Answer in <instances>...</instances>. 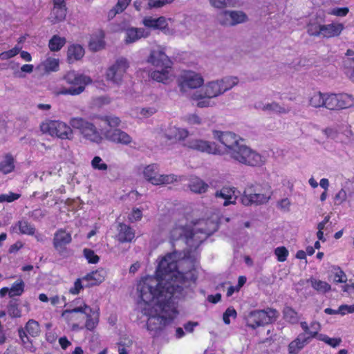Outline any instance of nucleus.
I'll return each instance as SVG.
<instances>
[{
    "label": "nucleus",
    "mask_w": 354,
    "mask_h": 354,
    "mask_svg": "<svg viewBox=\"0 0 354 354\" xmlns=\"http://www.w3.org/2000/svg\"><path fill=\"white\" fill-rule=\"evenodd\" d=\"M179 255L173 252L162 257L156 276L140 279L136 286L138 308L147 317V329L156 335L172 322L178 315L174 300L183 296L188 280L195 281L194 270L181 273L177 270Z\"/></svg>",
    "instance_id": "nucleus-1"
},
{
    "label": "nucleus",
    "mask_w": 354,
    "mask_h": 354,
    "mask_svg": "<svg viewBox=\"0 0 354 354\" xmlns=\"http://www.w3.org/2000/svg\"><path fill=\"white\" fill-rule=\"evenodd\" d=\"M186 216H181L171 226L169 232L170 238L178 240L185 238L187 244L198 246L207 236L218 228L219 217L214 215L211 219L190 221Z\"/></svg>",
    "instance_id": "nucleus-2"
},
{
    "label": "nucleus",
    "mask_w": 354,
    "mask_h": 354,
    "mask_svg": "<svg viewBox=\"0 0 354 354\" xmlns=\"http://www.w3.org/2000/svg\"><path fill=\"white\" fill-rule=\"evenodd\" d=\"M147 62L158 68L151 73L153 80L166 84L174 81L175 74L171 67L172 63L163 49L158 47L152 50Z\"/></svg>",
    "instance_id": "nucleus-3"
},
{
    "label": "nucleus",
    "mask_w": 354,
    "mask_h": 354,
    "mask_svg": "<svg viewBox=\"0 0 354 354\" xmlns=\"http://www.w3.org/2000/svg\"><path fill=\"white\" fill-rule=\"evenodd\" d=\"M68 86L60 84L54 86L52 92L56 95H78L82 93L87 85L92 83L91 78L86 75L68 71L62 77Z\"/></svg>",
    "instance_id": "nucleus-4"
},
{
    "label": "nucleus",
    "mask_w": 354,
    "mask_h": 354,
    "mask_svg": "<svg viewBox=\"0 0 354 354\" xmlns=\"http://www.w3.org/2000/svg\"><path fill=\"white\" fill-rule=\"evenodd\" d=\"M70 124L78 131L80 138L93 145H100L105 140L106 127H97L94 123L80 117L70 119Z\"/></svg>",
    "instance_id": "nucleus-5"
},
{
    "label": "nucleus",
    "mask_w": 354,
    "mask_h": 354,
    "mask_svg": "<svg viewBox=\"0 0 354 354\" xmlns=\"http://www.w3.org/2000/svg\"><path fill=\"white\" fill-rule=\"evenodd\" d=\"M212 136L216 141V155H227L232 160L244 142L241 136L230 131L214 130Z\"/></svg>",
    "instance_id": "nucleus-6"
},
{
    "label": "nucleus",
    "mask_w": 354,
    "mask_h": 354,
    "mask_svg": "<svg viewBox=\"0 0 354 354\" xmlns=\"http://www.w3.org/2000/svg\"><path fill=\"white\" fill-rule=\"evenodd\" d=\"M346 27L343 22L333 20L328 24H322L317 19L312 18L306 25V32L312 37L332 39L339 37Z\"/></svg>",
    "instance_id": "nucleus-7"
},
{
    "label": "nucleus",
    "mask_w": 354,
    "mask_h": 354,
    "mask_svg": "<svg viewBox=\"0 0 354 354\" xmlns=\"http://www.w3.org/2000/svg\"><path fill=\"white\" fill-rule=\"evenodd\" d=\"M272 196V189L268 183L248 186L241 197V203L245 206L260 205L267 203Z\"/></svg>",
    "instance_id": "nucleus-8"
},
{
    "label": "nucleus",
    "mask_w": 354,
    "mask_h": 354,
    "mask_svg": "<svg viewBox=\"0 0 354 354\" xmlns=\"http://www.w3.org/2000/svg\"><path fill=\"white\" fill-rule=\"evenodd\" d=\"M223 95L217 80L207 82L202 88L193 92L191 99L200 108L212 107L215 105L214 99Z\"/></svg>",
    "instance_id": "nucleus-9"
},
{
    "label": "nucleus",
    "mask_w": 354,
    "mask_h": 354,
    "mask_svg": "<svg viewBox=\"0 0 354 354\" xmlns=\"http://www.w3.org/2000/svg\"><path fill=\"white\" fill-rule=\"evenodd\" d=\"M101 119L109 127L105 130V140L121 145H129L132 142L131 137L127 133L118 129L121 124L120 118L115 115H105Z\"/></svg>",
    "instance_id": "nucleus-10"
},
{
    "label": "nucleus",
    "mask_w": 354,
    "mask_h": 354,
    "mask_svg": "<svg viewBox=\"0 0 354 354\" xmlns=\"http://www.w3.org/2000/svg\"><path fill=\"white\" fill-rule=\"evenodd\" d=\"M43 134L61 140H71L74 138L73 128L69 124L56 120H46L40 124Z\"/></svg>",
    "instance_id": "nucleus-11"
},
{
    "label": "nucleus",
    "mask_w": 354,
    "mask_h": 354,
    "mask_svg": "<svg viewBox=\"0 0 354 354\" xmlns=\"http://www.w3.org/2000/svg\"><path fill=\"white\" fill-rule=\"evenodd\" d=\"M232 160L240 164L251 167H261L266 162V158L264 156L246 145L244 142Z\"/></svg>",
    "instance_id": "nucleus-12"
},
{
    "label": "nucleus",
    "mask_w": 354,
    "mask_h": 354,
    "mask_svg": "<svg viewBox=\"0 0 354 354\" xmlns=\"http://www.w3.org/2000/svg\"><path fill=\"white\" fill-rule=\"evenodd\" d=\"M129 67L127 59L119 57L105 71L104 77L113 84L120 86L122 84L125 74Z\"/></svg>",
    "instance_id": "nucleus-13"
},
{
    "label": "nucleus",
    "mask_w": 354,
    "mask_h": 354,
    "mask_svg": "<svg viewBox=\"0 0 354 354\" xmlns=\"http://www.w3.org/2000/svg\"><path fill=\"white\" fill-rule=\"evenodd\" d=\"M279 313L272 308L256 310L250 312L245 317L247 325L256 328L265 324H270L277 319Z\"/></svg>",
    "instance_id": "nucleus-14"
},
{
    "label": "nucleus",
    "mask_w": 354,
    "mask_h": 354,
    "mask_svg": "<svg viewBox=\"0 0 354 354\" xmlns=\"http://www.w3.org/2000/svg\"><path fill=\"white\" fill-rule=\"evenodd\" d=\"M142 174L147 182L153 185L170 184L177 180V177L174 174H160L159 165L155 163L145 166Z\"/></svg>",
    "instance_id": "nucleus-15"
},
{
    "label": "nucleus",
    "mask_w": 354,
    "mask_h": 354,
    "mask_svg": "<svg viewBox=\"0 0 354 354\" xmlns=\"http://www.w3.org/2000/svg\"><path fill=\"white\" fill-rule=\"evenodd\" d=\"M326 109L342 111L354 107V97L346 93H328Z\"/></svg>",
    "instance_id": "nucleus-16"
},
{
    "label": "nucleus",
    "mask_w": 354,
    "mask_h": 354,
    "mask_svg": "<svg viewBox=\"0 0 354 354\" xmlns=\"http://www.w3.org/2000/svg\"><path fill=\"white\" fill-rule=\"evenodd\" d=\"M203 75L194 71H185L180 76L178 85L182 93H186L187 89L202 88L204 84Z\"/></svg>",
    "instance_id": "nucleus-17"
},
{
    "label": "nucleus",
    "mask_w": 354,
    "mask_h": 354,
    "mask_svg": "<svg viewBox=\"0 0 354 354\" xmlns=\"http://www.w3.org/2000/svg\"><path fill=\"white\" fill-rule=\"evenodd\" d=\"M88 308L86 304L81 303L80 306L73 308L71 310H65L62 312L61 317L71 328L73 331H78L83 328L81 325L82 317L79 313H84Z\"/></svg>",
    "instance_id": "nucleus-18"
},
{
    "label": "nucleus",
    "mask_w": 354,
    "mask_h": 354,
    "mask_svg": "<svg viewBox=\"0 0 354 354\" xmlns=\"http://www.w3.org/2000/svg\"><path fill=\"white\" fill-rule=\"evenodd\" d=\"M248 20V15L241 10H225L217 15L218 22L225 26H234Z\"/></svg>",
    "instance_id": "nucleus-19"
},
{
    "label": "nucleus",
    "mask_w": 354,
    "mask_h": 354,
    "mask_svg": "<svg viewBox=\"0 0 354 354\" xmlns=\"http://www.w3.org/2000/svg\"><path fill=\"white\" fill-rule=\"evenodd\" d=\"M35 69L42 75L57 73L60 69V59L47 54L37 65Z\"/></svg>",
    "instance_id": "nucleus-20"
},
{
    "label": "nucleus",
    "mask_w": 354,
    "mask_h": 354,
    "mask_svg": "<svg viewBox=\"0 0 354 354\" xmlns=\"http://www.w3.org/2000/svg\"><path fill=\"white\" fill-rule=\"evenodd\" d=\"M339 130H344L346 138H350L352 136L351 127L347 124H342L334 127H328L324 130V134L330 139L337 142H345V139L340 134H338Z\"/></svg>",
    "instance_id": "nucleus-21"
},
{
    "label": "nucleus",
    "mask_w": 354,
    "mask_h": 354,
    "mask_svg": "<svg viewBox=\"0 0 354 354\" xmlns=\"http://www.w3.org/2000/svg\"><path fill=\"white\" fill-rule=\"evenodd\" d=\"M187 145L192 149L208 154L216 155V142L203 139H193L189 140Z\"/></svg>",
    "instance_id": "nucleus-22"
},
{
    "label": "nucleus",
    "mask_w": 354,
    "mask_h": 354,
    "mask_svg": "<svg viewBox=\"0 0 354 354\" xmlns=\"http://www.w3.org/2000/svg\"><path fill=\"white\" fill-rule=\"evenodd\" d=\"M149 35L150 32L146 28L130 27L124 30V42L126 44H131L142 38L149 37Z\"/></svg>",
    "instance_id": "nucleus-23"
},
{
    "label": "nucleus",
    "mask_w": 354,
    "mask_h": 354,
    "mask_svg": "<svg viewBox=\"0 0 354 354\" xmlns=\"http://www.w3.org/2000/svg\"><path fill=\"white\" fill-rule=\"evenodd\" d=\"M83 314L86 316L85 328L90 331L94 330L100 322V308L97 306L91 308L88 305V308Z\"/></svg>",
    "instance_id": "nucleus-24"
},
{
    "label": "nucleus",
    "mask_w": 354,
    "mask_h": 354,
    "mask_svg": "<svg viewBox=\"0 0 354 354\" xmlns=\"http://www.w3.org/2000/svg\"><path fill=\"white\" fill-rule=\"evenodd\" d=\"M214 195L216 198L223 200L224 206L235 204L238 197L236 189L232 187H223L217 190Z\"/></svg>",
    "instance_id": "nucleus-25"
},
{
    "label": "nucleus",
    "mask_w": 354,
    "mask_h": 354,
    "mask_svg": "<svg viewBox=\"0 0 354 354\" xmlns=\"http://www.w3.org/2000/svg\"><path fill=\"white\" fill-rule=\"evenodd\" d=\"M66 16V8L64 0H53V8L49 16L53 23L63 21Z\"/></svg>",
    "instance_id": "nucleus-26"
},
{
    "label": "nucleus",
    "mask_w": 354,
    "mask_h": 354,
    "mask_svg": "<svg viewBox=\"0 0 354 354\" xmlns=\"http://www.w3.org/2000/svg\"><path fill=\"white\" fill-rule=\"evenodd\" d=\"M105 32L102 29H98L90 35L88 48L91 50L97 52L105 48Z\"/></svg>",
    "instance_id": "nucleus-27"
},
{
    "label": "nucleus",
    "mask_w": 354,
    "mask_h": 354,
    "mask_svg": "<svg viewBox=\"0 0 354 354\" xmlns=\"http://www.w3.org/2000/svg\"><path fill=\"white\" fill-rule=\"evenodd\" d=\"M255 108L268 113H286L289 109L275 102H257Z\"/></svg>",
    "instance_id": "nucleus-28"
},
{
    "label": "nucleus",
    "mask_w": 354,
    "mask_h": 354,
    "mask_svg": "<svg viewBox=\"0 0 354 354\" xmlns=\"http://www.w3.org/2000/svg\"><path fill=\"white\" fill-rule=\"evenodd\" d=\"M328 93L314 91L308 95V105L315 109H326Z\"/></svg>",
    "instance_id": "nucleus-29"
},
{
    "label": "nucleus",
    "mask_w": 354,
    "mask_h": 354,
    "mask_svg": "<svg viewBox=\"0 0 354 354\" xmlns=\"http://www.w3.org/2000/svg\"><path fill=\"white\" fill-rule=\"evenodd\" d=\"M168 20L165 17L154 18L151 16L145 17L142 24L147 28L153 30H164L168 26Z\"/></svg>",
    "instance_id": "nucleus-30"
},
{
    "label": "nucleus",
    "mask_w": 354,
    "mask_h": 354,
    "mask_svg": "<svg viewBox=\"0 0 354 354\" xmlns=\"http://www.w3.org/2000/svg\"><path fill=\"white\" fill-rule=\"evenodd\" d=\"M71 234L63 230H57L53 238V245L59 251H62L65 246L71 242Z\"/></svg>",
    "instance_id": "nucleus-31"
},
{
    "label": "nucleus",
    "mask_w": 354,
    "mask_h": 354,
    "mask_svg": "<svg viewBox=\"0 0 354 354\" xmlns=\"http://www.w3.org/2000/svg\"><path fill=\"white\" fill-rule=\"evenodd\" d=\"M106 277V270L103 268H100L87 274L83 277V279H84V281L86 282L85 286H93L102 283L105 280Z\"/></svg>",
    "instance_id": "nucleus-32"
},
{
    "label": "nucleus",
    "mask_w": 354,
    "mask_h": 354,
    "mask_svg": "<svg viewBox=\"0 0 354 354\" xmlns=\"http://www.w3.org/2000/svg\"><path fill=\"white\" fill-rule=\"evenodd\" d=\"M310 337L306 334L301 333L288 345L290 354H297L310 342Z\"/></svg>",
    "instance_id": "nucleus-33"
},
{
    "label": "nucleus",
    "mask_w": 354,
    "mask_h": 354,
    "mask_svg": "<svg viewBox=\"0 0 354 354\" xmlns=\"http://www.w3.org/2000/svg\"><path fill=\"white\" fill-rule=\"evenodd\" d=\"M156 106L140 107L136 106L131 109L130 115L137 119H145L151 117L157 112Z\"/></svg>",
    "instance_id": "nucleus-34"
},
{
    "label": "nucleus",
    "mask_w": 354,
    "mask_h": 354,
    "mask_svg": "<svg viewBox=\"0 0 354 354\" xmlns=\"http://www.w3.org/2000/svg\"><path fill=\"white\" fill-rule=\"evenodd\" d=\"M84 48L80 44H72L68 46L67 50V59L68 62L73 63L81 59L84 55Z\"/></svg>",
    "instance_id": "nucleus-35"
},
{
    "label": "nucleus",
    "mask_w": 354,
    "mask_h": 354,
    "mask_svg": "<svg viewBox=\"0 0 354 354\" xmlns=\"http://www.w3.org/2000/svg\"><path fill=\"white\" fill-rule=\"evenodd\" d=\"M222 94L230 91L239 82V79L236 76H225L221 79H217Z\"/></svg>",
    "instance_id": "nucleus-36"
},
{
    "label": "nucleus",
    "mask_w": 354,
    "mask_h": 354,
    "mask_svg": "<svg viewBox=\"0 0 354 354\" xmlns=\"http://www.w3.org/2000/svg\"><path fill=\"white\" fill-rule=\"evenodd\" d=\"M174 0H148L147 2L136 3V10L141 11L154 8H161L166 4L171 3Z\"/></svg>",
    "instance_id": "nucleus-37"
},
{
    "label": "nucleus",
    "mask_w": 354,
    "mask_h": 354,
    "mask_svg": "<svg viewBox=\"0 0 354 354\" xmlns=\"http://www.w3.org/2000/svg\"><path fill=\"white\" fill-rule=\"evenodd\" d=\"M118 230L117 237L120 242H130L135 237L134 232L129 226L125 224H120Z\"/></svg>",
    "instance_id": "nucleus-38"
},
{
    "label": "nucleus",
    "mask_w": 354,
    "mask_h": 354,
    "mask_svg": "<svg viewBox=\"0 0 354 354\" xmlns=\"http://www.w3.org/2000/svg\"><path fill=\"white\" fill-rule=\"evenodd\" d=\"M165 135L169 140H182L187 137L188 131L185 129L169 127L166 130Z\"/></svg>",
    "instance_id": "nucleus-39"
},
{
    "label": "nucleus",
    "mask_w": 354,
    "mask_h": 354,
    "mask_svg": "<svg viewBox=\"0 0 354 354\" xmlns=\"http://www.w3.org/2000/svg\"><path fill=\"white\" fill-rule=\"evenodd\" d=\"M14 157L8 153L6 154L0 161V171L3 174L12 172L15 168Z\"/></svg>",
    "instance_id": "nucleus-40"
},
{
    "label": "nucleus",
    "mask_w": 354,
    "mask_h": 354,
    "mask_svg": "<svg viewBox=\"0 0 354 354\" xmlns=\"http://www.w3.org/2000/svg\"><path fill=\"white\" fill-rule=\"evenodd\" d=\"M301 328L304 331V334H306L308 337H310V339L312 338L316 337L317 338V335L319 334L318 332L321 329V326L319 323L317 322H313L310 324V327L308 326L307 322H302L300 324Z\"/></svg>",
    "instance_id": "nucleus-41"
},
{
    "label": "nucleus",
    "mask_w": 354,
    "mask_h": 354,
    "mask_svg": "<svg viewBox=\"0 0 354 354\" xmlns=\"http://www.w3.org/2000/svg\"><path fill=\"white\" fill-rule=\"evenodd\" d=\"M209 3L211 6L216 9L239 7L241 5L239 0H209Z\"/></svg>",
    "instance_id": "nucleus-42"
},
{
    "label": "nucleus",
    "mask_w": 354,
    "mask_h": 354,
    "mask_svg": "<svg viewBox=\"0 0 354 354\" xmlns=\"http://www.w3.org/2000/svg\"><path fill=\"white\" fill-rule=\"evenodd\" d=\"M17 230L20 233L27 235H33L35 232V227L26 221H19L12 228L13 232H17Z\"/></svg>",
    "instance_id": "nucleus-43"
},
{
    "label": "nucleus",
    "mask_w": 354,
    "mask_h": 354,
    "mask_svg": "<svg viewBox=\"0 0 354 354\" xmlns=\"http://www.w3.org/2000/svg\"><path fill=\"white\" fill-rule=\"evenodd\" d=\"M308 281L310 283L312 288L319 293H326L331 288L330 285L327 282L315 278H310Z\"/></svg>",
    "instance_id": "nucleus-44"
},
{
    "label": "nucleus",
    "mask_w": 354,
    "mask_h": 354,
    "mask_svg": "<svg viewBox=\"0 0 354 354\" xmlns=\"http://www.w3.org/2000/svg\"><path fill=\"white\" fill-rule=\"evenodd\" d=\"M66 42L65 37L54 35L49 40L48 48L52 52H57L65 45Z\"/></svg>",
    "instance_id": "nucleus-45"
},
{
    "label": "nucleus",
    "mask_w": 354,
    "mask_h": 354,
    "mask_svg": "<svg viewBox=\"0 0 354 354\" xmlns=\"http://www.w3.org/2000/svg\"><path fill=\"white\" fill-rule=\"evenodd\" d=\"M344 75L354 83V59L346 57L343 62Z\"/></svg>",
    "instance_id": "nucleus-46"
},
{
    "label": "nucleus",
    "mask_w": 354,
    "mask_h": 354,
    "mask_svg": "<svg viewBox=\"0 0 354 354\" xmlns=\"http://www.w3.org/2000/svg\"><path fill=\"white\" fill-rule=\"evenodd\" d=\"M190 189L196 193H204L207 191L208 185L198 178H193L189 183Z\"/></svg>",
    "instance_id": "nucleus-47"
},
{
    "label": "nucleus",
    "mask_w": 354,
    "mask_h": 354,
    "mask_svg": "<svg viewBox=\"0 0 354 354\" xmlns=\"http://www.w3.org/2000/svg\"><path fill=\"white\" fill-rule=\"evenodd\" d=\"M25 283L21 279L16 281L10 288V297L20 296L24 292Z\"/></svg>",
    "instance_id": "nucleus-48"
},
{
    "label": "nucleus",
    "mask_w": 354,
    "mask_h": 354,
    "mask_svg": "<svg viewBox=\"0 0 354 354\" xmlns=\"http://www.w3.org/2000/svg\"><path fill=\"white\" fill-rule=\"evenodd\" d=\"M26 332L32 337H37L40 333V327L39 323L33 319H30L26 325Z\"/></svg>",
    "instance_id": "nucleus-49"
},
{
    "label": "nucleus",
    "mask_w": 354,
    "mask_h": 354,
    "mask_svg": "<svg viewBox=\"0 0 354 354\" xmlns=\"http://www.w3.org/2000/svg\"><path fill=\"white\" fill-rule=\"evenodd\" d=\"M349 11H350V10H349L348 7L335 6V7L331 8L328 10V14L331 16H333V17L344 18L348 15V14L349 13Z\"/></svg>",
    "instance_id": "nucleus-50"
},
{
    "label": "nucleus",
    "mask_w": 354,
    "mask_h": 354,
    "mask_svg": "<svg viewBox=\"0 0 354 354\" xmlns=\"http://www.w3.org/2000/svg\"><path fill=\"white\" fill-rule=\"evenodd\" d=\"M333 274V279L335 283H346L347 277L344 271L337 266H333L332 268Z\"/></svg>",
    "instance_id": "nucleus-51"
},
{
    "label": "nucleus",
    "mask_w": 354,
    "mask_h": 354,
    "mask_svg": "<svg viewBox=\"0 0 354 354\" xmlns=\"http://www.w3.org/2000/svg\"><path fill=\"white\" fill-rule=\"evenodd\" d=\"M91 167L95 170L105 171L108 169V165L104 162L101 157L94 156L91 162Z\"/></svg>",
    "instance_id": "nucleus-52"
},
{
    "label": "nucleus",
    "mask_w": 354,
    "mask_h": 354,
    "mask_svg": "<svg viewBox=\"0 0 354 354\" xmlns=\"http://www.w3.org/2000/svg\"><path fill=\"white\" fill-rule=\"evenodd\" d=\"M283 317L287 322L292 324L297 323L299 319L297 313L290 307H286L284 308Z\"/></svg>",
    "instance_id": "nucleus-53"
},
{
    "label": "nucleus",
    "mask_w": 354,
    "mask_h": 354,
    "mask_svg": "<svg viewBox=\"0 0 354 354\" xmlns=\"http://www.w3.org/2000/svg\"><path fill=\"white\" fill-rule=\"evenodd\" d=\"M317 339H319V341L325 342L326 344H328L329 346L333 348H335L337 346H339L342 342L340 338H331L324 334H319V335H317Z\"/></svg>",
    "instance_id": "nucleus-54"
},
{
    "label": "nucleus",
    "mask_w": 354,
    "mask_h": 354,
    "mask_svg": "<svg viewBox=\"0 0 354 354\" xmlns=\"http://www.w3.org/2000/svg\"><path fill=\"white\" fill-rule=\"evenodd\" d=\"M274 253L277 257V261L279 262L286 261L289 254L288 249L284 246L276 248L274 249Z\"/></svg>",
    "instance_id": "nucleus-55"
},
{
    "label": "nucleus",
    "mask_w": 354,
    "mask_h": 354,
    "mask_svg": "<svg viewBox=\"0 0 354 354\" xmlns=\"http://www.w3.org/2000/svg\"><path fill=\"white\" fill-rule=\"evenodd\" d=\"M83 282H85L84 279H83V277L76 279L73 283V286L70 288L68 290L69 293L73 295H78L84 288Z\"/></svg>",
    "instance_id": "nucleus-56"
},
{
    "label": "nucleus",
    "mask_w": 354,
    "mask_h": 354,
    "mask_svg": "<svg viewBox=\"0 0 354 354\" xmlns=\"http://www.w3.org/2000/svg\"><path fill=\"white\" fill-rule=\"evenodd\" d=\"M21 50V47L16 46L12 49L3 52L0 54V59L5 60L12 58L19 53Z\"/></svg>",
    "instance_id": "nucleus-57"
},
{
    "label": "nucleus",
    "mask_w": 354,
    "mask_h": 354,
    "mask_svg": "<svg viewBox=\"0 0 354 354\" xmlns=\"http://www.w3.org/2000/svg\"><path fill=\"white\" fill-rule=\"evenodd\" d=\"M35 66L33 64H26L21 66L20 71H17L15 75L19 77H24V74H30L33 72Z\"/></svg>",
    "instance_id": "nucleus-58"
},
{
    "label": "nucleus",
    "mask_w": 354,
    "mask_h": 354,
    "mask_svg": "<svg viewBox=\"0 0 354 354\" xmlns=\"http://www.w3.org/2000/svg\"><path fill=\"white\" fill-rule=\"evenodd\" d=\"M347 192L345 189H340L334 196L335 203L337 205H341L347 200Z\"/></svg>",
    "instance_id": "nucleus-59"
},
{
    "label": "nucleus",
    "mask_w": 354,
    "mask_h": 354,
    "mask_svg": "<svg viewBox=\"0 0 354 354\" xmlns=\"http://www.w3.org/2000/svg\"><path fill=\"white\" fill-rule=\"evenodd\" d=\"M237 313L236 310L232 307H229L227 308L225 312L223 313V319L225 324H230V318L235 319L236 317Z\"/></svg>",
    "instance_id": "nucleus-60"
},
{
    "label": "nucleus",
    "mask_w": 354,
    "mask_h": 354,
    "mask_svg": "<svg viewBox=\"0 0 354 354\" xmlns=\"http://www.w3.org/2000/svg\"><path fill=\"white\" fill-rule=\"evenodd\" d=\"M84 254L89 263H97L100 260L99 257L90 249H84Z\"/></svg>",
    "instance_id": "nucleus-61"
},
{
    "label": "nucleus",
    "mask_w": 354,
    "mask_h": 354,
    "mask_svg": "<svg viewBox=\"0 0 354 354\" xmlns=\"http://www.w3.org/2000/svg\"><path fill=\"white\" fill-rule=\"evenodd\" d=\"M128 217L131 222L138 221L142 217V211L139 208H133Z\"/></svg>",
    "instance_id": "nucleus-62"
},
{
    "label": "nucleus",
    "mask_w": 354,
    "mask_h": 354,
    "mask_svg": "<svg viewBox=\"0 0 354 354\" xmlns=\"http://www.w3.org/2000/svg\"><path fill=\"white\" fill-rule=\"evenodd\" d=\"M20 195L18 194L10 192L0 195V203L8 202L11 203L19 198Z\"/></svg>",
    "instance_id": "nucleus-63"
},
{
    "label": "nucleus",
    "mask_w": 354,
    "mask_h": 354,
    "mask_svg": "<svg viewBox=\"0 0 354 354\" xmlns=\"http://www.w3.org/2000/svg\"><path fill=\"white\" fill-rule=\"evenodd\" d=\"M118 354H130L131 342L129 341L127 343H118Z\"/></svg>",
    "instance_id": "nucleus-64"
}]
</instances>
